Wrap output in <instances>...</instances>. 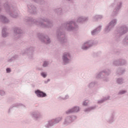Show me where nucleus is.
Listing matches in <instances>:
<instances>
[{
	"mask_svg": "<svg viewBox=\"0 0 128 128\" xmlns=\"http://www.w3.org/2000/svg\"><path fill=\"white\" fill-rule=\"evenodd\" d=\"M64 30L68 32H76L78 30V25L76 22L70 20L61 24L60 26L58 28L56 37L60 44L63 46L68 44V39L66 36V32H64Z\"/></svg>",
	"mask_w": 128,
	"mask_h": 128,
	"instance_id": "nucleus-1",
	"label": "nucleus"
},
{
	"mask_svg": "<svg viewBox=\"0 0 128 128\" xmlns=\"http://www.w3.org/2000/svg\"><path fill=\"white\" fill-rule=\"evenodd\" d=\"M25 22H30L42 28H50L54 26V22L50 18L41 16L36 19L32 16H26L24 18Z\"/></svg>",
	"mask_w": 128,
	"mask_h": 128,
	"instance_id": "nucleus-2",
	"label": "nucleus"
},
{
	"mask_svg": "<svg viewBox=\"0 0 128 128\" xmlns=\"http://www.w3.org/2000/svg\"><path fill=\"white\" fill-rule=\"evenodd\" d=\"M112 74V70L108 68L104 69L96 74V78L102 80L104 82H108L110 78L108 76Z\"/></svg>",
	"mask_w": 128,
	"mask_h": 128,
	"instance_id": "nucleus-3",
	"label": "nucleus"
},
{
	"mask_svg": "<svg viewBox=\"0 0 128 128\" xmlns=\"http://www.w3.org/2000/svg\"><path fill=\"white\" fill-rule=\"evenodd\" d=\"M4 8L6 12H7L10 14V16H12L13 18H16L18 16L20 12L16 10L14 6H10L8 2H6L4 4Z\"/></svg>",
	"mask_w": 128,
	"mask_h": 128,
	"instance_id": "nucleus-4",
	"label": "nucleus"
},
{
	"mask_svg": "<svg viewBox=\"0 0 128 128\" xmlns=\"http://www.w3.org/2000/svg\"><path fill=\"white\" fill-rule=\"evenodd\" d=\"M128 32V26L126 24L121 25L115 32V40L118 42L120 40V38L122 36L126 34Z\"/></svg>",
	"mask_w": 128,
	"mask_h": 128,
	"instance_id": "nucleus-5",
	"label": "nucleus"
},
{
	"mask_svg": "<svg viewBox=\"0 0 128 128\" xmlns=\"http://www.w3.org/2000/svg\"><path fill=\"white\" fill-rule=\"evenodd\" d=\"M122 2L120 0H114V2L111 4L112 8H115L113 10V16H116L118 14L120 10L122 8Z\"/></svg>",
	"mask_w": 128,
	"mask_h": 128,
	"instance_id": "nucleus-6",
	"label": "nucleus"
},
{
	"mask_svg": "<svg viewBox=\"0 0 128 128\" xmlns=\"http://www.w3.org/2000/svg\"><path fill=\"white\" fill-rule=\"evenodd\" d=\"M62 116H60L50 120L47 122V123L44 124V127L46 128H54L56 124L60 123V122H62Z\"/></svg>",
	"mask_w": 128,
	"mask_h": 128,
	"instance_id": "nucleus-7",
	"label": "nucleus"
},
{
	"mask_svg": "<svg viewBox=\"0 0 128 128\" xmlns=\"http://www.w3.org/2000/svg\"><path fill=\"white\" fill-rule=\"evenodd\" d=\"M118 24V19L114 18L104 28V32L105 34H108L114 28V26H116Z\"/></svg>",
	"mask_w": 128,
	"mask_h": 128,
	"instance_id": "nucleus-8",
	"label": "nucleus"
},
{
	"mask_svg": "<svg viewBox=\"0 0 128 128\" xmlns=\"http://www.w3.org/2000/svg\"><path fill=\"white\" fill-rule=\"evenodd\" d=\"M38 38L42 44H50L52 42L50 38L48 36L42 33L39 32L37 34Z\"/></svg>",
	"mask_w": 128,
	"mask_h": 128,
	"instance_id": "nucleus-9",
	"label": "nucleus"
},
{
	"mask_svg": "<svg viewBox=\"0 0 128 128\" xmlns=\"http://www.w3.org/2000/svg\"><path fill=\"white\" fill-rule=\"evenodd\" d=\"M72 60V56L68 52H64L62 56V60L63 66H66L70 64Z\"/></svg>",
	"mask_w": 128,
	"mask_h": 128,
	"instance_id": "nucleus-10",
	"label": "nucleus"
},
{
	"mask_svg": "<svg viewBox=\"0 0 128 128\" xmlns=\"http://www.w3.org/2000/svg\"><path fill=\"white\" fill-rule=\"evenodd\" d=\"M34 48L32 46H30L26 48L25 50L22 51L21 54L22 56L27 54L30 60H34Z\"/></svg>",
	"mask_w": 128,
	"mask_h": 128,
	"instance_id": "nucleus-11",
	"label": "nucleus"
},
{
	"mask_svg": "<svg viewBox=\"0 0 128 128\" xmlns=\"http://www.w3.org/2000/svg\"><path fill=\"white\" fill-rule=\"evenodd\" d=\"M98 44V41L94 40H89L86 42L82 46L81 48L83 50H88L90 48H92V46Z\"/></svg>",
	"mask_w": 128,
	"mask_h": 128,
	"instance_id": "nucleus-12",
	"label": "nucleus"
},
{
	"mask_svg": "<svg viewBox=\"0 0 128 128\" xmlns=\"http://www.w3.org/2000/svg\"><path fill=\"white\" fill-rule=\"evenodd\" d=\"M30 116L34 120H38L42 118V112L40 110H34L30 112Z\"/></svg>",
	"mask_w": 128,
	"mask_h": 128,
	"instance_id": "nucleus-13",
	"label": "nucleus"
},
{
	"mask_svg": "<svg viewBox=\"0 0 128 128\" xmlns=\"http://www.w3.org/2000/svg\"><path fill=\"white\" fill-rule=\"evenodd\" d=\"M76 118V116L74 115L66 116L64 117L63 124H64V126H70V124H72Z\"/></svg>",
	"mask_w": 128,
	"mask_h": 128,
	"instance_id": "nucleus-14",
	"label": "nucleus"
},
{
	"mask_svg": "<svg viewBox=\"0 0 128 128\" xmlns=\"http://www.w3.org/2000/svg\"><path fill=\"white\" fill-rule=\"evenodd\" d=\"M14 40H20L22 38V30H20V28L16 27L14 28Z\"/></svg>",
	"mask_w": 128,
	"mask_h": 128,
	"instance_id": "nucleus-15",
	"label": "nucleus"
},
{
	"mask_svg": "<svg viewBox=\"0 0 128 128\" xmlns=\"http://www.w3.org/2000/svg\"><path fill=\"white\" fill-rule=\"evenodd\" d=\"M28 12L31 14H36L38 12H36V7L34 6L32 4H29L27 5Z\"/></svg>",
	"mask_w": 128,
	"mask_h": 128,
	"instance_id": "nucleus-16",
	"label": "nucleus"
},
{
	"mask_svg": "<svg viewBox=\"0 0 128 128\" xmlns=\"http://www.w3.org/2000/svg\"><path fill=\"white\" fill-rule=\"evenodd\" d=\"M102 26L100 25L98 26L96 28H94L91 31V35L92 36H96L100 34L102 30Z\"/></svg>",
	"mask_w": 128,
	"mask_h": 128,
	"instance_id": "nucleus-17",
	"label": "nucleus"
},
{
	"mask_svg": "<svg viewBox=\"0 0 128 128\" xmlns=\"http://www.w3.org/2000/svg\"><path fill=\"white\" fill-rule=\"evenodd\" d=\"M116 112L115 110H112L110 111V116L109 118L106 120L108 124H112L114 122V118H116Z\"/></svg>",
	"mask_w": 128,
	"mask_h": 128,
	"instance_id": "nucleus-18",
	"label": "nucleus"
},
{
	"mask_svg": "<svg viewBox=\"0 0 128 128\" xmlns=\"http://www.w3.org/2000/svg\"><path fill=\"white\" fill-rule=\"evenodd\" d=\"M34 94H36L37 98H46V96H48V94H46V93L38 89L34 91Z\"/></svg>",
	"mask_w": 128,
	"mask_h": 128,
	"instance_id": "nucleus-19",
	"label": "nucleus"
},
{
	"mask_svg": "<svg viewBox=\"0 0 128 128\" xmlns=\"http://www.w3.org/2000/svg\"><path fill=\"white\" fill-rule=\"evenodd\" d=\"M80 106H75L72 108L67 110L66 112V114H74V112H80Z\"/></svg>",
	"mask_w": 128,
	"mask_h": 128,
	"instance_id": "nucleus-20",
	"label": "nucleus"
},
{
	"mask_svg": "<svg viewBox=\"0 0 128 128\" xmlns=\"http://www.w3.org/2000/svg\"><path fill=\"white\" fill-rule=\"evenodd\" d=\"M14 108H26V106L22 104L21 103H16L14 104H13L9 108L8 110V114H10L12 112V110Z\"/></svg>",
	"mask_w": 128,
	"mask_h": 128,
	"instance_id": "nucleus-21",
	"label": "nucleus"
},
{
	"mask_svg": "<svg viewBox=\"0 0 128 128\" xmlns=\"http://www.w3.org/2000/svg\"><path fill=\"white\" fill-rule=\"evenodd\" d=\"M88 20V17L81 16L78 18L77 22H80V24H84Z\"/></svg>",
	"mask_w": 128,
	"mask_h": 128,
	"instance_id": "nucleus-22",
	"label": "nucleus"
},
{
	"mask_svg": "<svg viewBox=\"0 0 128 128\" xmlns=\"http://www.w3.org/2000/svg\"><path fill=\"white\" fill-rule=\"evenodd\" d=\"M0 21L3 24H8V19L4 16L0 15Z\"/></svg>",
	"mask_w": 128,
	"mask_h": 128,
	"instance_id": "nucleus-23",
	"label": "nucleus"
},
{
	"mask_svg": "<svg viewBox=\"0 0 128 128\" xmlns=\"http://www.w3.org/2000/svg\"><path fill=\"white\" fill-rule=\"evenodd\" d=\"M104 16L102 15H95L92 17L94 22H98L100 20H102Z\"/></svg>",
	"mask_w": 128,
	"mask_h": 128,
	"instance_id": "nucleus-24",
	"label": "nucleus"
},
{
	"mask_svg": "<svg viewBox=\"0 0 128 128\" xmlns=\"http://www.w3.org/2000/svg\"><path fill=\"white\" fill-rule=\"evenodd\" d=\"M54 12L57 14L58 16H62L64 14V12L62 11V8H57L54 10Z\"/></svg>",
	"mask_w": 128,
	"mask_h": 128,
	"instance_id": "nucleus-25",
	"label": "nucleus"
},
{
	"mask_svg": "<svg viewBox=\"0 0 128 128\" xmlns=\"http://www.w3.org/2000/svg\"><path fill=\"white\" fill-rule=\"evenodd\" d=\"M96 106H92L90 107L86 108L84 110V112H92V110H96Z\"/></svg>",
	"mask_w": 128,
	"mask_h": 128,
	"instance_id": "nucleus-26",
	"label": "nucleus"
},
{
	"mask_svg": "<svg viewBox=\"0 0 128 128\" xmlns=\"http://www.w3.org/2000/svg\"><path fill=\"white\" fill-rule=\"evenodd\" d=\"M8 36V33L6 32V28L4 27L2 29V38H6Z\"/></svg>",
	"mask_w": 128,
	"mask_h": 128,
	"instance_id": "nucleus-27",
	"label": "nucleus"
},
{
	"mask_svg": "<svg viewBox=\"0 0 128 128\" xmlns=\"http://www.w3.org/2000/svg\"><path fill=\"white\" fill-rule=\"evenodd\" d=\"M116 82L118 84H122L124 82V79L122 78H119L116 79Z\"/></svg>",
	"mask_w": 128,
	"mask_h": 128,
	"instance_id": "nucleus-28",
	"label": "nucleus"
},
{
	"mask_svg": "<svg viewBox=\"0 0 128 128\" xmlns=\"http://www.w3.org/2000/svg\"><path fill=\"white\" fill-rule=\"evenodd\" d=\"M96 84V81H92L88 84V87L89 88H94V87Z\"/></svg>",
	"mask_w": 128,
	"mask_h": 128,
	"instance_id": "nucleus-29",
	"label": "nucleus"
},
{
	"mask_svg": "<svg viewBox=\"0 0 128 128\" xmlns=\"http://www.w3.org/2000/svg\"><path fill=\"white\" fill-rule=\"evenodd\" d=\"M70 98V96L68 94H66L64 97H62L60 96L58 98V100H68Z\"/></svg>",
	"mask_w": 128,
	"mask_h": 128,
	"instance_id": "nucleus-30",
	"label": "nucleus"
},
{
	"mask_svg": "<svg viewBox=\"0 0 128 128\" xmlns=\"http://www.w3.org/2000/svg\"><path fill=\"white\" fill-rule=\"evenodd\" d=\"M126 72L125 70H122V68H119L116 70V73L117 74H122Z\"/></svg>",
	"mask_w": 128,
	"mask_h": 128,
	"instance_id": "nucleus-31",
	"label": "nucleus"
},
{
	"mask_svg": "<svg viewBox=\"0 0 128 128\" xmlns=\"http://www.w3.org/2000/svg\"><path fill=\"white\" fill-rule=\"evenodd\" d=\"M113 64L115 66H120V59H118L116 60H114L113 61Z\"/></svg>",
	"mask_w": 128,
	"mask_h": 128,
	"instance_id": "nucleus-32",
	"label": "nucleus"
},
{
	"mask_svg": "<svg viewBox=\"0 0 128 128\" xmlns=\"http://www.w3.org/2000/svg\"><path fill=\"white\" fill-rule=\"evenodd\" d=\"M122 43L124 44V46H128V34L122 40Z\"/></svg>",
	"mask_w": 128,
	"mask_h": 128,
	"instance_id": "nucleus-33",
	"label": "nucleus"
},
{
	"mask_svg": "<svg viewBox=\"0 0 128 128\" xmlns=\"http://www.w3.org/2000/svg\"><path fill=\"white\" fill-rule=\"evenodd\" d=\"M34 2H36V4H44L45 2L44 0H32Z\"/></svg>",
	"mask_w": 128,
	"mask_h": 128,
	"instance_id": "nucleus-34",
	"label": "nucleus"
},
{
	"mask_svg": "<svg viewBox=\"0 0 128 128\" xmlns=\"http://www.w3.org/2000/svg\"><path fill=\"white\" fill-rule=\"evenodd\" d=\"M48 64H50V61L44 60L42 66L43 68H48Z\"/></svg>",
	"mask_w": 128,
	"mask_h": 128,
	"instance_id": "nucleus-35",
	"label": "nucleus"
},
{
	"mask_svg": "<svg viewBox=\"0 0 128 128\" xmlns=\"http://www.w3.org/2000/svg\"><path fill=\"white\" fill-rule=\"evenodd\" d=\"M18 58V56H12L10 58L8 62H14L15 60H16Z\"/></svg>",
	"mask_w": 128,
	"mask_h": 128,
	"instance_id": "nucleus-36",
	"label": "nucleus"
},
{
	"mask_svg": "<svg viewBox=\"0 0 128 128\" xmlns=\"http://www.w3.org/2000/svg\"><path fill=\"white\" fill-rule=\"evenodd\" d=\"M120 66H124L126 64V61L124 59L120 58Z\"/></svg>",
	"mask_w": 128,
	"mask_h": 128,
	"instance_id": "nucleus-37",
	"label": "nucleus"
},
{
	"mask_svg": "<svg viewBox=\"0 0 128 128\" xmlns=\"http://www.w3.org/2000/svg\"><path fill=\"white\" fill-rule=\"evenodd\" d=\"M126 90H120L118 92V96H122V94H126Z\"/></svg>",
	"mask_w": 128,
	"mask_h": 128,
	"instance_id": "nucleus-38",
	"label": "nucleus"
},
{
	"mask_svg": "<svg viewBox=\"0 0 128 128\" xmlns=\"http://www.w3.org/2000/svg\"><path fill=\"white\" fill-rule=\"evenodd\" d=\"M88 104V100H85L82 102V106H86Z\"/></svg>",
	"mask_w": 128,
	"mask_h": 128,
	"instance_id": "nucleus-39",
	"label": "nucleus"
},
{
	"mask_svg": "<svg viewBox=\"0 0 128 128\" xmlns=\"http://www.w3.org/2000/svg\"><path fill=\"white\" fill-rule=\"evenodd\" d=\"M110 96H109L103 97V98L102 99H103V100L104 102H106V100H110Z\"/></svg>",
	"mask_w": 128,
	"mask_h": 128,
	"instance_id": "nucleus-40",
	"label": "nucleus"
},
{
	"mask_svg": "<svg viewBox=\"0 0 128 128\" xmlns=\"http://www.w3.org/2000/svg\"><path fill=\"white\" fill-rule=\"evenodd\" d=\"M40 74H41L42 76V78H46V76H47L46 73L44 72H42Z\"/></svg>",
	"mask_w": 128,
	"mask_h": 128,
	"instance_id": "nucleus-41",
	"label": "nucleus"
},
{
	"mask_svg": "<svg viewBox=\"0 0 128 128\" xmlns=\"http://www.w3.org/2000/svg\"><path fill=\"white\" fill-rule=\"evenodd\" d=\"M104 102L102 98L98 101V104H104Z\"/></svg>",
	"mask_w": 128,
	"mask_h": 128,
	"instance_id": "nucleus-42",
	"label": "nucleus"
},
{
	"mask_svg": "<svg viewBox=\"0 0 128 128\" xmlns=\"http://www.w3.org/2000/svg\"><path fill=\"white\" fill-rule=\"evenodd\" d=\"M6 94L4 91V90H0V96H3Z\"/></svg>",
	"mask_w": 128,
	"mask_h": 128,
	"instance_id": "nucleus-43",
	"label": "nucleus"
},
{
	"mask_svg": "<svg viewBox=\"0 0 128 128\" xmlns=\"http://www.w3.org/2000/svg\"><path fill=\"white\" fill-rule=\"evenodd\" d=\"M6 72L8 74H9L12 72V70H10V68H6Z\"/></svg>",
	"mask_w": 128,
	"mask_h": 128,
	"instance_id": "nucleus-44",
	"label": "nucleus"
},
{
	"mask_svg": "<svg viewBox=\"0 0 128 128\" xmlns=\"http://www.w3.org/2000/svg\"><path fill=\"white\" fill-rule=\"evenodd\" d=\"M50 82V79H48L47 80H45L44 82V84H48V82Z\"/></svg>",
	"mask_w": 128,
	"mask_h": 128,
	"instance_id": "nucleus-45",
	"label": "nucleus"
},
{
	"mask_svg": "<svg viewBox=\"0 0 128 128\" xmlns=\"http://www.w3.org/2000/svg\"><path fill=\"white\" fill-rule=\"evenodd\" d=\"M66 2H72V0H66Z\"/></svg>",
	"mask_w": 128,
	"mask_h": 128,
	"instance_id": "nucleus-46",
	"label": "nucleus"
},
{
	"mask_svg": "<svg viewBox=\"0 0 128 128\" xmlns=\"http://www.w3.org/2000/svg\"><path fill=\"white\" fill-rule=\"evenodd\" d=\"M1 10H2V8L0 6V12Z\"/></svg>",
	"mask_w": 128,
	"mask_h": 128,
	"instance_id": "nucleus-47",
	"label": "nucleus"
},
{
	"mask_svg": "<svg viewBox=\"0 0 128 128\" xmlns=\"http://www.w3.org/2000/svg\"><path fill=\"white\" fill-rule=\"evenodd\" d=\"M96 54V53H94V54Z\"/></svg>",
	"mask_w": 128,
	"mask_h": 128,
	"instance_id": "nucleus-48",
	"label": "nucleus"
},
{
	"mask_svg": "<svg viewBox=\"0 0 128 128\" xmlns=\"http://www.w3.org/2000/svg\"><path fill=\"white\" fill-rule=\"evenodd\" d=\"M116 53V52H115V54Z\"/></svg>",
	"mask_w": 128,
	"mask_h": 128,
	"instance_id": "nucleus-49",
	"label": "nucleus"
}]
</instances>
